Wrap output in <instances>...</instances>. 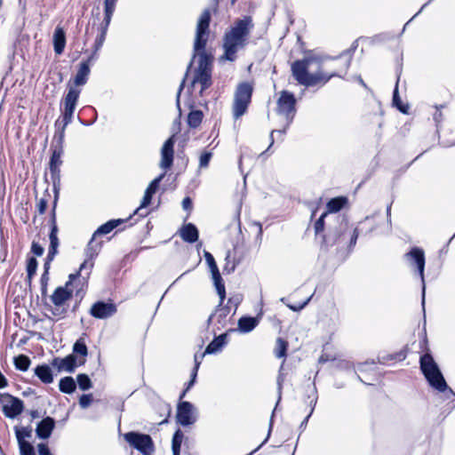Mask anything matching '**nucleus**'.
Listing matches in <instances>:
<instances>
[{"mask_svg":"<svg viewBox=\"0 0 455 455\" xmlns=\"http://www.w3.org/2000/svg\"><path fill=\"white\" fill-rule=\"evenodd\" d=\"M174 140L173 136L170 137L163 145L161 149V161L160 167L164 170L171 168L173 163V150Z\"/></svg>","mask_w":455,"mask_h":455,"instance_id":"a211bd4d","label":"nucleus"},{"mask_svg":"<svg viewBox=\"0 0 455 455\" xmlns=\"http://www.w3.org/2000/svg\"><path fill=\"white\" fill-rule=\"evenodd\" d=\"M288 343L282 338H278L275 342V355L277 358H285Z\"/></svg>","mask_w":455,"mask_h":455,"instance_id":"72a5a7b5","label":"nucleus"},{"mask_svg":"<svg viewBox=\"0 0 455 455\" xmlns=\"http://www.w3.org/2000/svg\"><path fill=\"white\" fill-rule=\"evenodd\" d=\"M357 237V229H351L348 221L345 218L338 217L337 227L329 230L328 234L323 237V243L326 247L337 245L343 248L347 244V247L351 249L355 245Z\"/></svg>","mask_w":455,"mask_h":455,"instance_id":"39448f33","label":"nucleus"},{"mask_svg":"<svg viewBox=\"0 0 455 455\" xmlns=\"http://www.w3.org/2000/svg\"><path fill=\"white\" fill-rule=\"evenodd\" d=\"M210 21L211 13L209 10H204L198 19L194 42L195 53L193 59L196 58L197 53L198 67L195 71L192 86L195 87L196 84H200V94L212 85V57L204 51L209 36Z\"/></svg>","mask_w":455,"mask_h":455,"instance_id":"f257e3e1","label":"nucleus"},{"mask_svg":"<svg viewBox=\"0 0 455 455\" xmlns=\"http://www.w3.org/2000/svg\"><path fill=\"white\" fill-rule=\"evenodd\" d=\"M259 323L256 317L243 316L238 321V329L241 332L247 333L251 331Z\"/></svg>","mask_w":455,"mask_h":455,"instance_id":"a878e982","label":"nucleus"},{"mask_svg":"<svg viewBox=\"0 0 455 455\" xmlns=\"http://www.w3.org/2000/svg\"><path fill=\"white\" fill-rule=\"evenodd\" d=\"M327 216V212H323L320 218L315 223V232L319 234L324 229V218Z\"/></svg>","mask_w":455,"mask_h":455,"instance_id":"49530a36","label":"nucleus"},{"mask_svg":"<svg viewBox=\"0 0 455 455\" xmlns=\"http://www.w3.org/2000/svg\"><path fill=\"white\" fill-rule=\"evenodd\" d=\"M314 411V408L311 409V411L310 413L306 417V419L303 420V422L301 423V427H303L304 425H306L307 423V420L309 419V417L311 416L312 412Z\"/></svg>","mask_w":455,"mask_h":455,"instance_id":"e2e57ef3","label":"nucleus"},{"mask_svg":"<svg viewBox=\"0 0 455 455\" xmlns=\"http://www.w3.org/2000/svg\"><path fill=\"white\" fill-rule=\"evenodd\" d=\"M79 388L82 390H88L92 387V381L88 375L81 373L76 377Z\"/></svg>","mask_w":455,"mask_h":455,"instance_id":"e433bc0d","label":"nucleus"},{"mask_svg":"<svg viewBox=\"0 0 455 455\" xmlns=\"http://www.w3.org/2000/svg\"><path fill=\"white\" fill-rule=\"evenodd\" d=\"M350 62H351V59L350 57L346 59L343 63L340 65V68L344 71V72H347L349 66H350Z\"/></svg>","mask_w":455,"mask_h":455,"instance_id":"13d9d810","label":"nucleus"},{"mask_svg":"<svg viewBox=\"0 0 455 455\" xmlns=\"http://www.w3.org/2000/svg\"><path fill=\"white\" fill-rule=\"evenodd\" d=\"M253 92V86L248 82L241 83L237 85L232 106L233 117L237 120L243 116L251 103Z\"/></svg>","mask_w":455,"mask_h":455,"instance_id":"6e6552de","label":"nucleus"},{"mask_svg":"<svg viewBox=\"0 0 455 455\" xmlns=\"http://www.w3.org/2000/svg\"><path fill=\"white\" fill-rule=\"evenodd\" d=\"M212 154L211 152H204L199 157V167L206 168L209 165Z\"/></svg>","mask_w":455,"mask_h":455,"instance_id":"c03bdc74","label":"nucleus"},{"mask_svg":"<svg viewBox=\"0 0 455 455\" xmlns=\"http://www.w3.org/2000/svg\"><path fill=\"white\" fill-rule=\"evenodd\" d=\"M7 386V380L5 377L0 372V388H4Z\"/></svg>","mask_w":455,"mask_h":455,"instance_id":"052dcab7","label":"nucleus"},{"mask_svg":"<svg viewBox=\"0 0 455 455\" xmlns=\"http://www.w3.org/2000/svg\"><path fill=\"white\" fill-rule=\"evenodd\" d=\"M116 4L113 2V0H105L104 2V20L103 23L105 24V30H108V28L110 24L112 15L114 13Z\"/></svg>","mask_w":455,"mask_h":455,"instance_id":"c756f323","label":"nucleus"},{"mask_svg":"<svg viewBox=\"0 0 455 455\" xmlns=\"http://www.w3.org/2000/svg\"><path fill=\"white\" fill-rule=\"evenodd\" d=\"M326 59L318 56H307L302 60H295L291 67V75L298 84L306 87L325 84L331 78L341 76L336 71L331 73L323 71L322 65Z\"/></svg>","mask_w":455,"mask_h":455,"instance_id":"f03ea898","label":"nucleus"},{"mask_svg":"<svg viewBox=\"0 0 455 455\" xmlns=\"http://www.w3.org/2000/svg\"><path fill=\"white\" fill-rule=\"evenodd\" d=\"M227 335L220 334L217 338H215L205 348L204 354H215L221 350L223 346L226 343Z\"/></svg>","mask_w":455,"mask_h":455,"instance_id":"bb28decb","label":"nucleus"},{"mask_svg":"<svg viewBox=\"0 0 455 455\" xmlns=\"http://www.w3.org/2000/svg\"><path fill=\"white\" fill-rule=\"evenodd\" d=\"M180 235L183 241L193 243L198 240V229L194 224L188 223L180 229Z\"/></svg>","mask_w":455,"mask_h":455,"instance_id":"4be33fe9","label":"nucleus"},{"mask_svg":"<svg viewBox=\"0 0 455 455\" xmlns=\"http://www.w3.org/2000/svg\"><path fill=\"white\" fill-rule=\"evenodd\" d=\"M76 385L72 377H64L60 379L59 388L64 394H72L76 390Z\"/></svg>","mask_w":455,"mask_h":455,"instance_id":"c85d7f7f","label":"nucleus"},{"mask_svg":"<svg viewBox=\"0 0 455 455\" xmlns=\"http://www.w3.org/2000/svg\"><path fill=\"white\" fill-rule=\"evenodd\" d=\"M95 236L92 235L91 241L88 243L87 249H86V257L87 259L83 262V264L80 266V271H83L84 269H88L87 275L90 274L92 268L93 267V259L98 255L99 251L101 248L100 243L95 242Z\"/></svg>","mask_w":455,"mask_h":455,"instance_id":"f3484780","label":"nucleus"},{"mask_svg":"<svg viewBox=\"0 0 455 455\" xmlns=\"http://www.w3.org/2000/svg\"><path fill=\"white\" fill-rule=\"evenodd\" d=\"M390 215H391V205H388L387 208V216L388 220H390Z\"/></svg>","mask_w":455,"mask_h":455,"instance_id":"69168bd1","label":"nucleus"},{"mask_svg":"<svg viewBox=\"0 0 455 455\" xmlns=\"http://www.w3.org/2000/svg\"><path fill=\"white\" fill-rule=\"evenodd\" d=\"M271 428H272V421L270 422V425H269V430H268L267 438L263 441V443L254 451H258L265 443H267V441L270 435Z\"/></svg>","mask_w":455,"mask_h":455,"instance_id":"680f3d73","label":"nucleus"},{"mask_svg":"<svg viewBox=\"0 0 455 455\" xmlns=\"http://www.w3.org/2000/svg\"><path fill=\"white\" fill-rule=\"evenodd\" d=\"M76 354L77 355H80L82 357L81 360H79L78 364L84 365L85 363V358L88 355V348L86 346L85 339L84 337H80L74 344L73 346V355Z\"/></svg>","mask_w":455,"mask_h":455,"instance_id":"b1692460","label":"nucleus"},{"mask_svg":"<svg viewBox=\"0 0 455 455\" xmlns=\"http://www.w3.org/2000/svg\"><path fill=\"white\" fill-rule=\"evenodd\" d=\"M405 257L410 260L411 265H415L419 271L421 282H422V306H425V254L424 251L419 247H413L409 252L405 254Z\"/></svg>","mask_w":455,"mask_h":455,"instance_id":"9d476101","label":"nucleus"},{"mask_svg":"<svg viewBox=\"0 0 455 455\" xmlns=\"http://www.w3.org/2000/svg\"><path fill=\"white\" fill-rule=\"evenodd\" d=\"M123 220H111L105 224L101 225L98 229L94 232L93 235L96 237L100 235H107L110 233L114 228H116L119 224H121Z\"/></svg>","mask_w":455,"mask_h":455,"instance_id":"cd10ccee","label":"nucleus"},{"mask_svg":"<svg viewBox=\"0 0 455 455\" xmlns=\"http://www.w3.org/2000/svg\"><path fill=\"white\" fill-rule=\"evenodd\" d=\"M444 146L450 147L455 145V140L453 141H443Z\"/></svg>","mask_w":455,"mask_h":455,"instance_id":"0e129e2a","label":"nucleus"},{"mask_svg":"<svg viewBox=\"0 0 455 455\" xmlns=\"http://www.w3.org/2000/svg\"><path fill=\"white\" fill-rule=\"evenodd\" d=\"M176 418L183 427L192 425L197 419L196 408L189 402H181L178 404Z\"/></svg>","mask_w":455,"mask_h":455,"instance_id":"f8f14e48","label":"nucleus"},{"mask_svg":"<svg viewBox=\"0 0 455 455\" xmlns=\"http://www.w3.org/2000/svg\"><path fill=\"white\" fill-rule=\"evenodd\" d=\"M116 312V307L112 303L103 301L95 302L91 309L90 314L98 319H104L112 316Z\"/></svg>","mask_w":455,"mask_h":455,"instance_id":"dca6fc26","label":"nucleus"},{"mask_svg":"<svg viewBox=\"0 0 455 455\" xmlns=\"http://www.w3.org/2000/svg\"><path fill=\"white\" fill-rule=\"evenodd\" d=\"M254 28V23L251 16H243L235 20L233 25L225 32L223 36V54L219 58L220 62L235 61L236 53L243 49L248 44V39Z\"/></svg>","mask_w":455,"mask_h":455,"instance_id":"7ed1b4c3","label":"nucleus"},{"mask_svg":"<svg viewBox=\"0 0 455 455\" xmlns=\"http://www.w3.org/2000/svg\"><path fill=\"white\" fill-rule=\"evenodd\" d=\"M420 370L427 379L428 384L440 392H447V397L455 396V393L450 388L433 356L425 354L419 360Z\"/></svg>","mask_w":455,"mask_h":455,"instance_id":"423d86ee","label":"nucleus"},{"mask_svg":"<svg viewBox=\"0 0 455 455\" xmlns=\"http://www.w3.org/2000/svg\"><path fill=\"white\" fill-rule=\"evenodd\" d=\"M15 435L20 445L21 443H28L25 438L30 437L31 429L28 427H15Z\"/></svg>","mask_w":455,"mask_h":455,"instance_id":"c9c22d12","label":"nucleus"},{"mask_svg":"<svg viewBox=\"0 0 455 455\" xmlns=\"http://www.w3.org/2000/svg\"><path fill=\"white\" fill-rule=\"evenodd\" d=\"M48 200L45 198H41L37 203V211L40 214L44 213L47 208Z\"/></svg>","mask_w":455,"mask_h":455,"instance_id":"603ef678","label":"nucleus"},{"mask_svg":"<svg viewBox=\"0 0 455 455\" xmlns=\"http://www.w3.org/2000/svg\"><path fill=\"white\" fill-rule=\"evenodd\" d=\"M52 365L55 367L58 371L74 372L77 366L76 356L73 354L67 355L64 358L56 357L52 360Z\"/></svg>","mask_w":455,"mask_h":455,"instance_id":"6ab92c4d","label":"nucleus"},{"mask_svg":"<svg viewBox=\"0 0 455 455\" xmlns=\"http://www.w3.org/2000/svg\"><path fill=\"white\" fill-rule=\"evenodd\" d=\"M55 427V420L51 417H46L41 420L36 428L37 437L41 439H47L51 436L52 430Z\"/></svg>","mask_w":455,"mask_h":455,"instance_id":"412c9836","label":"nucleus"},{"mask_svg":"<svg viewBox=\"0 0 455 455\" xmlns=\"http://www.w3.org/2000/svg\"><path fill=\"white\" fill-rule=\"evenodd\" d=\"M164 176H165V173L164 172V173L160 174L158 177H156V179H154L148 186L147 190H148L151 194L154 195L156 192V190L158 189L159 184Z\"/></svg>","mask_w":455,"mask_h":455,"instance_id":"79ce46f5","label":"nucleus"},{"mask_svg":"<svg viewBox=\"0 0 455 455\" xmlns=\"http://www.w3.org/2000/svg\"><path fill=\"white\" fill-rule=\"evenodd\" d=\"M93 56L90 57L87 60L83 61L79 64L76 75L74 77L73 82L68 83V92L62 100V115L61 123L62 126L60 132V142L64 140L65 130L67 126L72 122L74 112L81 94V89L79 87L84 86L89 78L91 68L90 62L92 60Z\"/></svg>","mask_w":455,"mask_h":455,"instance_id":"20e7f679","label":"nucleus"},{"mask_svg":"<svg viewBox=\"0 0 455 455\" xmlns=\"http://www.w3.org/2000/svg\"><path fill=\"white\" fill-rule=\"evenodd\" d=\"M398 83H399V78L396 81L394 93H393V103H394V105H395L398 108V109L401 112L407 113V107L405 108V107L402 106L401 100H400V98L398 95Z\"/></svg>","mask_w":455,"mask_h":455,"instance_id":"4c0bfd02","label":"nucleus"},{"mask_svg":"<svg viewBox=\"0 0 455 455\" xmlns=\"http://www.w3.org/2000/svg\"><path fill=\"white\" fill-rule=\"evenodd\" d=\"M58 233V228L56 225L55 220V215L53 214L52 219V228L49 235L50 238V245H49V251L47 254V261L46 263H50L55 257V255L58 252V247H59V238L57 236Z\"/></svg>","mask_w":455,"mask_h":455,"instance_id":"aec40b11","label":"nucleus"},{"mask_svg":"<svg viewBox=\"0 0 455 455\" xmlns=\"http://www.w3.org/2000/svg\"><path fill=\"white\" fill-rule=\"evenodd\" d=\"M92 402V395L91 394L89 395H81L79 399V404L82 408L85 409L87 408Z\"/></svg>","mask_w":455,"mask_h":455,"instance_id":"de8ad7c7","label":"nucleus"},{"mask_svg":"<svg viewBox=\"0 0 455 455\" xmlns=\"http://www.w3.org/2000/svg\"><path fill=\"white\" fill-rule=\"evenodd\" d=\"M71 281L66 283L64 286H59L55 289L50 299L55 306L56 310H59L68 300L72 297V291L68 289Z\"/></svg>","mask_w":455,"mask_h":455,"instance_id":"2eb2a0df","label":"nucleus"},{"mask_svg":"<svg viewBox=\"0 0 455 455\" xmlns=\"http://www.w3.org/2000/svg\"><path fill=\"white\" fill-rule=\"evenodd\" d=\"M184 435L181 432V430L178 429L172 440V455H180V447L183 441Z\"/></svg>","mask_w":455,"mask_h":455,"instance_id":"2f4dec72","label":"nucleus"},{"mask_svg":"<svg viewBox=\"0 0 455 455\" xmlns=\"http://www.w3.org/2000/svg\"><path fill=\"white\" fill-rule=\"evenodd\" d=\"M35 375L44 384L53 381V375L50 366L46 364L38 365L35 368Z\"/></svg>","mask_w":455,"mask_h":455,"instance_id":"393cba45","label":"nucleus"},{"mask_svg":"<svg viewBox=\"0 0 455 455\" xmlns=\"http://www.w3.org/2000/svg\"><path fill=\"white\" fill-rule=\"evenodd\" d=\"M124 437L132 448L138 450L143 455H153L154 443L150 435L129 432L124 434Z\"/></svg>","mask_w":455,"mask_h":455,"instance_id":"1a4fd4ad","label":"nucleus"},{"mask_svg":"<svg viewBox=\"0 0 455 455\" xmlns=\"http://www.w3.org/2000/svg\"><path fill=\"white\" fill-rule=\"evenodd\" d=\"M49 263H45L44 264V267H45V271L44 273L41 276V291H42V296H45L46 293H47V284H48V281H49V276H48V265Z\"/></svg>","mask_w":455,"mask_h":455,"instance_id":"ea45409f","label":"nucleus"},{"mask_svg":"<svg viewBox=\"0 0 455 455\" xmlns=\"http://www.w3.org/2000/svg\"><path fill=\"white\" fill-rule=\"evenodd\" d=\"M276 112L279 116L284 118L286 124L283 130H273L271 132L270 147L274 144V133L278 132L281 134H284L294 119L296 114V99L293 93L287 91H282L280 92V96L277 100Z\"/></svg>","mask_w":455,"mask_h":455,"instance_id":"0eeeda50","label":"nucleus"},{"mask_svg":"<svg viewBox=\"0 0 455 455\" xmlns=\"http://www.w3.org/2000/svg\"><path fill=\"white\" fill-rule=\"evenodd\" d=\"M358 82L363 86L366 87V84H364L363 80L361 78V76L357 77Z\"/></svg>","mask_w":455,"mask_h":455,"instance_id":"774afa93","label":"nucleus"},{"mask_svg":"<svg viewBox=\"0 0 455 455\" xmlns=\"http://www.w3.org/2000/svg\"><path fill=\"white\" fill-rule=\"evenodd\" d=\"M346 203H347V199L345 197H335V198L331 199L327 203V205H326L327 214L329 212H337L340 211L344 207Z\"/></svg>","mask_w":455,"mask_h":455,"instance_id":"7c9ffc66","label":"nucleus"},{"mask_svg":"<svg viewBox=\"0 0 455 455\" xmlns=\"http://www.w3.org/2000/svg\"><path fill=\"white\" fill-rule=\"evenodd\" d=\"M311 299V296L309 298H307L304 302L300 303V304H298V305H288L289 308H291L292 311H299L301 310L302 308H304L307 303L310 301Z\"/></svg>","mask_w":455,"mask_h":455,"instance_id":"864d4df0","label":"nucleus"},{"mask_svg":"<svg viewBox=\"0 0 455 455\" xmlns=\"http://www.w3.org/2000/svg\"><path fill=\"white\" fill-rule=\"evenodd\" d=\"M152 196H153V194H151L148 190L146 189L145 193H144V196L141 200V203H140V207H138L135 212H134V214H137L139 213V212L147 207L148 205L150 204L151 203V200H152Z\"/></svg>","mask_w":455,"mask_h":455,"instance_id":"a19ab883","label":"nucleus"},{"mask_svg":"<svg viewBox=\"0 0 455 455\" xmlns=\"http://www.w3.org/2000/svg\"><path fill=\"white\" fill-rule=\"evenodd\" d=\"M31 251L36 255V256H42L44 250V247L42 245H40L38 243L36 242H33L32 243V245H31Z\"/></svg>","mask_w":455,"mask_h":455,"instance_id":"09e8293b","label":"nucleus"},{"mask_svg":"<svg viewBox=\"0 0 455 455\" xmlns=\"http://www.w3.org/2000/svg\"><path fill=\"white\" fill-rule=\"evenodd\" d=\"M204 258L210 268L212 277L216 287L217 292L220 299V303H223L226 297V290L220 273L213 256L209 251H204Z\"/></svg>","mask_w":455,"mask_h":455,"instance_id":"9b49d317","label":"nucleus"},{"mask_svg":"<svg viewBox=\"0 0 455 455\" xmlns=\"http://www.w3.org/2000/svg\"><path fill=\"white\" fill-rule=\"evenodd\" d=\"M206 354L202 353V354H196L195 356H194V361H195V366L193 368V371H198V369L200 367V364L204 357Z\"/></svg>","mask_w":455,"mask_h":455,"instance_id":"8fccbe9b","label":"nucleus"},{"mask_svg":"<svg viewBox=\"0 0 455 455\" xmlns=\"http://www.w3.org/2000/svg\"><path fill=\"white\" fill-rule=\"evenodd\" d=\"M37 451L39 455H52L45 443H39L37 445Z\"/></svg>","mask_w":455,"mask_h":455,"instance_id":"3c124183","label":"nucleus"},{"mask_svg":"<svg viewBox=\"0 0 455 455\" xmlns=\"http://www.w3.org/2000/svg\"><path fill=\"white\" fill-rule=\"evenodd\" d=\"M19 449L20 455H36L34 447L30 443H21Z\"/></svg>","mask_w":455,"mask_h":455,"instance_id":"37998d69","label":"nucleus"},{"mask_svg":"<svg viewBox=\"0 0 455 455\" xmlns=\"http://www.w3.org/2000/svg\"><path fill=\"white\" fill-rule=\"evenodd\" d=\"M187 76H188V72L186 73L185 77L181 81V83L180 84V87H179V90H178V92H177L176 104H177V107H178L179 109H180V97L181 91L184 88V84H185V82H186Z\"/></svg>","mask_w":455,"mask_h":455,"instance_id":"6e6d98bb","label":"nucleus"},{"mask_svg":"<svg viewBox=\"0 0 455 455\" xmlns=\"http://www.w3.org/2000/svg\"><path fill=\"white\" fill-rule=\"evenodd\" d=\"M66 46V35L63 28L58 26L53 33V48L56 54L60 55Z\"/></svg>","mask_w":455,"mask_h":455,"instance_id":"5701e85b","label":"nucleus"},{"mask_svg":"<svg viewBox=\"0 0 455 455\" xmlns=\"http://www.w3.org/2000/svg\"><path fill=\"white\" fill-rule=\"evenodd\" d=\"M283 367V363H282V365L280 367L279 374L277 376V390H278V401H277V403L281 400L283 384L284 382V375L282 373Z\"/></svg>","mask_w":455,"mask_h":455,"instance_id":"a18cd8bd","label":"nucleus"},{"mask_svg":"<svg viewBox=\"0 0 455 455\" xmlns=\"http://www.w3.org/2000/svg\"><path fill=\"white\" fill-rule=\"evenodd\" d=\"M55 126L58 129V132L56 133L54 139H57V141H58V144H59L60 147H59V148H55L53 150L52 157H51V161H50V171H51L52 176L59 175V173H60V166L62 164V161H61L62 146L61 145H62L63 140L60 142V137H59L60 136V129H61V126H62L61 118L58 119L55 122Z\"/></svg>","mask_w":455,"mask_h":455,"instance_id":"4468645a","label":"nucleus"},{"mask_svg":"<svg viewBox=\"0 0 455 455\" xmlns=\"http://www.w3.org/2000/svg\"><path fill=\"white\" fill-rule=\"evenodd\" d=\"M30 415L32 418H37L38 417V411H32L30 412Z\"/></svg>","mask_w":455,"mask_h":455,"instance_id":"338daca9","label":"nucleus"},{"mask_svg":"<svg viewBox=\"0 0 455 455\" xmlns=\"http://www.w3.org/2000/svg\"><path fill=\"white\" fill-rule=\"evenodd\" d=\"M203 112L201 110H193L188 114V124L191 128H197L203 120Z\"/></svg>","mask_w":455,"mask_h":455,"instance_id":"473e14b6","label":"nucleus"},{"mask_svg":"<svg viewBox=\"0 0 455 455\" xmlns=\"http://www.w3.org/2000/svg\"><path fill=\"white\" fill-rule=\"evenodd\" d=\"M14 365L16 369L26 371L30 365V359L25 355H20L14 358Z\"/></svg>","mask_w":455,"mask_h":455,"instance_id":"f704fd0d","label":"nucleus"},{"mask_svg":"<svg viewBox=\"0 0 455 455\" xmlns=\"http://www.w3.org/2000/svg\"><path fill=\"white\" fill-rule=\"evenodd\" d=\"M37 268V261L35 258H30L27 263V274L28 279L30 281L33 275L36 274Z\"/></svg>","mask_w":455,"mask_h":455,"instance_id":"58836bf2","label":"nucleus"},{"mask_svg":"<svg viewBox=\"0 0 455 455\" xmlns=\"http://www.w3.org/2000/svg\"><path fill=\"white\" fill-rule=\"evenodd\" d=\"M191 205H192V202H191V199L189 197H185L182 201V207L185 209V210H188L191 208Z\"/></svg>","mask_w":455,"mask_h":455,"instance_id":"4d7b16f0","label":"nucleus"},{"mask_svg":"<svg viewBox=\"0 0 455 455\" xmlns=\"http://www.w3.org/2000/svg\"><path fill=\"white\" fill-rule=\"evenodd\" d=\"M23 402L9 394L3 396V412L5 417L14 419L23 411Z\"/></svg>","mask_w":455,"mask_h":455,"instance_id":"ddd939ff","label":"nucleus"},{"mask_svg":"<svg viewBox=\"0 0 455 455\" xmlns=\"http://www.w3.org/2000/svg\"><path fill=\"white\" fill-rule=\"evenodd\" d=\"M196 376H197V372L192 371L191 379L189 380V382L188 384L187 390H188L195 384Z\"/></svg>","mask_w":455,"mask_h":455,"instance_id":"bf43d9fd","label":"nucleus"},{"mask_svg":"<svg viewBox=\"0 0 455 455\" xmlns=\"http://www.w3.org/2000/svg\"><path fill=\"white\" fill-rule=\"evenodd\" d=\"M101 35L99 37V39L97 40L96 42V51L99 50L102 44H103V41L105 39V36H106V33H107V30H105V24L102 23V28H101Z\"/></svg>","mask_w":455,"mask_h":455,"instance_id":"5fc2aeb1","label":"nucleus"}]
</instances>
